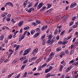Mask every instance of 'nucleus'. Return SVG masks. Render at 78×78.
<instances>
[{
	"instance_id": "f257e3e1",
	"label": "nucleus",
	"mask_w": 78,
	"mask_h": 78,
	"mask_svg": "<svg viewBox=\"0 0 78 78\" xmlns=\"http://www.w3.org/2000/svg\"><path fill=\"white\" fill-rule=\"evenodd\" d=\"M36 31L37 32L34 35V38H36L39 36V35L41 34V29H39V28H38L36 29Z\"/></svg>"
},
{
	"instance_id": "f03ea898",
	"label": "nucleus",
	"mask_w": 78,
	"mask_h": 78,
	"mask_svg": "<svg viewBox=\"0 0 78 78\" xmlns=\"http://www.w3.org/2000/svg\"><path fill=\"white\" fill-rule=\"evenodd\" d=\"M30 50H31V48H30L26 49L24 51L25 53L23 54V56L27 55L30 51Z\"/></svg>"
},
{
	"instance_id": "7ed1b4c3",
	"label": "nucleus",
	"mask_w": 78,
	"mask_h": 78,
	"mask_svg": "<svg viewBox=\"0 0 78 78\" xmlns=\"http://www.w3.org/2000/svg\"><path fill=\"white\" fill-rule=\"evenodd\" d=\"M26 11L28 12H32V11H34V9L32 7L29 9L27 8L26 9Z\"/></svg>"
},
{
	"instance_id": "20e7f679",
	"label": "nucleus",
	"mask_w": 78,
	"mask_h": 78,
	"mask_svg": "<svg viewBox=\"0 0 78 78\" xmlns=\"http://www.w3.org/2000/svg\"><path fill=\"white\" fill-rule=\"evenodd\" d=\"M61 28H62V26L61 25H59V24L57 25V28L58 29V31L59 33H60V32H61V30H62V29Z\"/></svg>"
},
{
	"instance_id": "39448f33",
	"label": "nucleus",
	"mask_w": 78,
	"mask_h": 78,
	"mask_svg": "<svg viewBox=\"0 0 78 78\" xmlns=\"http://www.w3.org/2000/svg\"><path fill=\"white\" fill-rule=\"evenodd\" d=\"M53 69V67L51 66H50L48 69H47L45 70V73H48V72H50L51 70Z\"/></svg>"
},
{
	"instance_id": "423d86ee",
	"label": "nucleus",
	"mask_w": 78,
	"mask_h": 78,
	"mask_svg": "<svg viewBox=\"0 0 78 78\" xmlns=\"http://www.w3.org/2000/svg\"><path fill=\"white\" fill-rule=\"evenodd\" d=\"M55 76V75L50 74V73H48L46 74V76L45 77V78H49V77H50V76Z\"/></svg>"
},
{
	"instance_id": "0eeeda50",
	"label": "nucleus",
	"mask_w": 78,
	"mask_h": 78,
	"mask_svg": "<svg viewBox=\"0 0 78 78\" xmlns=\"http://www.w3.org/2000/svg\"><path fill=\"white\" fill-rule=\"evenodd\" d=\"M43 4V3H40L39 4L38 6H37V9H40V8H41V7H42V6Z\"/></svg>"
},
{
	"instance_id": "6e6552de",
	"label": "nucleus",
	"mask_w": 78,
	"mask_h": 78,
	"mask_svg": "<svg viewBox=\"0 0 78 78\" xmlns=\"http://www.w3.org/2000/svg\"><path fill=\"white\" fill-rule=\"evenodd\" d=\"M23 21H20L18 24V26H19L20 27H21L22 25H23Z\"/></svg>"
},
{
	"instance_id": "1a4fd4ad",
	"label": "nucleus",
	"mask_w": 78,
	"mask_h": 78,
	"mask_svg": "<svg viewBox=\"0 0 78 78\" xmlns=\"http://www.w3.org/2000/svg\"><path fill=\"white\" fill-rule=\"evenodd\" d=\"M27 3H28L27 0L26 1L24 2L23 4V6L24 8H25V7H26V5H27Z\"/></svg>"
},
{
	"instance_id": "9d476101",
	"label": "nucleus",
	"mask_w": 78,
	"mask_h": 78,
	"mask_svg": "<svg viewBox=\"0 0 78 78\" xmlns=\"http://www.w3.org/2000/svg\"><path fill=\"white\" fill-rule=\"evenodd\" d=\"M6 4L8 5H9V6H12V7H13V6H14V5H13L12 3L11 2H7L6 3Z\"/></svg>"
},
{
	"instance_id": "9b49d317",
	"label": "nucleus",
	"mask_w": 78,
	"mask_h": 78,
	"mask_svg": "<svg viewBox=\"0 0 78 78\" xmlns=\"http://www.w3.org/2000/svg\"><path fill=\"white\" fill-rule=\"evenodd\" d=\"M47 27H48V26L47 25L45 26H44L42 27L41 30H45V29H47Z\"/></svg>"
},
{
	"instance_id": "f8f14e48",
	"label": "nucleus",
	"mask_w": 78,
	"mask_h": 78,
	"mask_svg": "<svg viewBox=\"0 0 78 78\" xmlns=\"http://www.w3.org/2000/svg\"><path fill=\"white\" fill-rule=\"evenodd\" d=\"M42 60V57L41 58H39L38 59H37V60L36 61V63L37 64H38V62H41V61Z\"/></svg>"
},
{
	"instance_id": "ddd939ff",
	"label": "nucleus",
	"mask_w": 78,
	"mask_h": 78,
	"mask_svg": "<svg viewBox=\"0 0 78 78\" xmlns=\"http://www.w3.org/2000/svg\"><path fill=\"white\" fill-rule=\"evenodd\" d=\"M55 41H56V40H55V38H52L51 41V44H53V42H55Z\"/></svg>"
},
{
	"instance_id": "4468645a",
	"label": "nucleus",
	"mask_w": 78,
	"mask_h": 78,
	"mask_svg": "<svg viewBox=\"0 0 78 78\" xmlns=\"http://www.w3.org/2000/svg\"><path fill=\"white\" fill-rule=\"evenodd\" d=\"M37 53V48L36 49H35L33 51H32V53Z\"/></svg>"
},
{
	"instance_id": "2eb2a0df",
	"label": "nucleus",
	"mask_w": 78,
	"mask_h": 78,
	"mask_svg": "<svg viewBox=\"0 0 78 78\" xmlns=\"http://www.w3.org/2000/svg\"><path fill=\"white\" fill-rule=\"evenodd\" d=\"M56 50L57 51H58V52L59 51H60L61 50V48L60 47H59L58 48L56 49Z\"/></svg>"
},
{
	"instance_id": "dca6fc26",
	"label": "nucleus",
	"mask_w": 78,
	"mask_h": 78,
	"mask_svg": "<svg viewBox=\"0 0 78 78\" xmlns=\"http://www.w3.org/2000/svg\"><path fill=\"white\" fill-rule=\"evenodd\" d=\"M71 67H68L66 70V72H68L69 71H70L71 70Z\"/></svg>"
},
{
	"instance_id": "f3484780",
	"label": "nucleus",
	"mask_w": 78,
	"mask_h": 78,
	"mask_svg": "<svg viewBox=\"0 0 78 78\" xmlns=\"http://www.w3.org/2000/svg\"><path fill=\"white\" fill-rule=\"evenodd\" d=\"M61 64H63V65H64V66H66V62H64V60H63L61 62Z\"/></svg>"
},
{
	"instance_id": "a211bd4d",
	"label": "nucleus",
	"mask_w": 78,
	"mask_h": 78,
	"mask_svg": "<svg viewBox=\"0 0 78 78\" xmlns=\"http://www.w3.org/2000/svg\"><path fill=\"white\" fill-rule=\"evenodd\" d=\"M12 37V34H10L9 35V37H8V39H11Z\"/></svg>"
},
{
	"instance_id": "6ab92c4d",
	"label": "nucleus",
	"mask_w": 78,
	"mask_h": 78,
	"mask_svg": "<svg viewBox=\"0 0 78 78\" xmlns=\"http://www.w3.org/2000/svg\"><path fill=\"white\" fill-rule=\"evenodd\" d=\"M47 5H48V6L47 7V9H48V8H50L51 6V4H48Z\"/></svg>"
},
{
	"instance_id": "aec40b11",
	"label": "nucleus",
	"mask_w": 78,
	"mask_h": 78,
	"mask_svg": "<svg viewBox=\"0 0 78 78\" xmlns=\"http://www.w3.org/2000/svg\"><path fill=\"white\" fill-rule=\"evenodd\" d=\"M58 29H56L54 32V34L55 35H56V34H58Z\"/></svg>"
},
{
	"instance_id": "412c9836",
	"label": "nucleus",
	"mask_w": 78,
	"mask_h": 78,
	"mask_svg": "<svg viewBox=\"0 0 78 78\" xmlns=\"http://www.w3.org/2000/svg\"><path fill=\"white\" fill-rule=\"evenodd\" d=\"M0 41H2L4 38V35H2L1 36Z\"/></svg>"
},
{
	"instance_id": "4be33fe9",
	"label": "nucleus",
	"mask_w": 78,
	"mask_h": 78,
	"mask_svg": "<svg viewBox=\"0 0 78 78\" xmlns=\"http://www.w3.org/2000/svg\"><path fill=\"white\" fill-rule=\"evenodd\" d=\"M24 38H25V37L22 36L21 37V38L19 39V41H21L22 39H23Z\"/></svg>"
},
{
	"instance_id": "5701e85b",
	"label": "nucleus",
	"mask_w": 78,
	"mask_h": 78,
	"mask_svg": "<svg viewBox=\"0 0 78 78\" xmlns=\"http://www.w3.org/2000/svg\"><path fill=\"white\" fill-rule=\"evenodd\" d=\"M60 19H61V15H59L56 18V20H60Z\"/></svg>"
},
{
	"instance_id": "b1692460",
	"label": "nucleus",
	"mask_w": 78,
	"mask_h": 78,
	"mask_svg": "<svg viewBox=\"0 0 78 78\" xmlns=\"http://www.w3.org/2000/svg\"><path fill=\"white\" fill-rule=\"evenodd\" d=\"M46 8V7L44 6L42 7V8L41 9V11H44Z\"/></svg>"
},
{
	"instance_id": "393cba45",
	"label": "nucleus",
	"mask_w": 78,
	"mask_h": 78,
	"mask_svg": "<svg viewBox=\"0 0 78 78\" xmlns=\"http://www.w3.org/2000/svg\"><path fill=\"white\" fill-rule=\"evenodd\" d=\"M41 73H34V76H37L38 75H39Z\"/></svg>"
},
{
	"instance_id": "a878e982",
	"label": "nucleus",
	"mask_w": 78,
	"mask_h": 78,
	"mask_svg": "<svg viewBox=\"0 0 78 78\" xmlns=\"http://www.w3.org/2000/svg\"><path fill=\"white\" fill-rule=\"evenodd\" d=\"M48 39H49V40H51V38H52V35H49L48 36Z\"/></svg>"
},
{
	"instance_id": "bb28decb",
	"label": "nucleus",
	"mask_w": 78,
	"mask_h": 78,
	"mask_svg": "<svg viewBox=\"0 0 78 78\" xmlns=\"http://www.w3.org/2000/svg\"><path fill=\"white\" fill-rule=\"evenodd\" d=\"M64 67H63V66L62 65H61L60 66V69L59 70L60 71V72H61L62 71V69H63V68Z\"/></svg>"
},
{
	"instance_id": "cd10ccee",
	"label": "nucleus",
	"mask_w": 78,
	"mask_h": 78,
	"mask_svg": "<svg viewBox=\"0 0 78 78\" xmlns=\"http://www.w3.org/2000/svg\"><path fill=\"white\" fill-rule=\"evenodd\" d=\"M29 28L30 27H29V26H27L24 28V30H28V29H29Z\"/></svg>"
},
{
	"instance_id": "c85d7f7f",
	"label": "nucleus",
	"mask_w": 78,
	"mask_h": 78,
	"mask_svg": "<svg viewBox=\"0 0 78 78\" xmlns=\"http://www.w3.org/2000/svg\"><path fill=\"white\" fill-rule=\"evenodd\" d=\"M27 33V31H25L24 33V34H22V36L25 37V35Z\"/></svg>"
},
{
	"instance_id": "c756f323",
	"label": "nucleus",
	"mask_w": 78,
	"mask_h": 78,
	"mask_svg": "<svg viewBox=\"0 0 78 78\" xmlns=\"http://www.w3.org/2000/svg\"><path fill=\"white\" fill-rule=\"evenodd\" d=\"M37 58V57H34L32 58V61H34V60H36V59Z\"/></svg>"
},
{
	"instance_id": "7c9ffc66",
	"label": "nucleus",
	"mask_w": 78,
	"mask_h": 78,
	"mask_svg": "<svg viewBox=\"0 0 78 78\" xmlns=\"http://www.w3.org/2000/svg\"><path fill=\"white\" fill-rule=\"evenodd\" d=\"M58 43L59 44H60L61 45H62V44H64L63 42L62 41H58Z\"/></svg>"
},
{
	"instance_id": "2f4dec72",
	"label": "nucleus",
	"mask_w": 78,
	"mask_h": 78,
	"mask_svg": "<svg viewBox=\"0 0 78 78\" xmlns=\"http://www.w3.org/2000/svg\"><path fill=\"white\" fill-rule=\"evenodd\" d=\"M31 34H33L34 33V30H32L30 31Z\"/></svg>"
},
{
	"instance_id": "473e14b6",
	"label": "nucleus",
	"mask_w": 78,
	"mask_h": 78,
	"mask_svg": "<svg viewBox=\"0 0 78 78\" xmlns=\"http://www.w3.org/2000/svg\"><path fill=\"white\" fill-rule=\"evenodd\" d=\"M76 16H75L74 17H73L72 18V20H75V19H76Z\"/></svg>"
},
{
	"instance_id": "72a5a7b5",
	"label": "nucleus",
	"mask_w": 78,
	"mask_h": 78,
	"mask_svg": "<svg viewBox=\"0 0 78 78\" xmlns=\"http://www.w3.org/2000/svg\"><path fill=\"white\" fill-rule=\"evenodd\" d=\"M20 47V46H19V45H18V46L16 48L15 50H18V49H19V48Z\"/></svg>"
},
{
	"instance_id": "f704fd0d",
	"label": "nucleus",
	"mask_w": 78,
	"mask_h": 78,
	"mask_svg": "<svg viewBox=\"0 0 78 78\" xmlns=\"http://www.w3.org/2000/svg\"><path fill=\"white\" fill-rule=\"evenodd\" d=\"M11 21L13 23H16V21H14V19L11 20Z\"/></svg>"
},
{
	"instance_id": "c9c22d12",
	"label": "nucleus",
	"mask_w": 78,
	"mask_h": 78,
	"mask_svg": "<svg viewBox=\"0 0 78 78\" xmlns=\"http://www.w3.org/2000/svg\"><path fill=\"white\" fill-rule=\"evenodd\" d=\"M14 73H13L11 74H10L9 75V76H8V78H9L10 77H11V76H12V75L14 74Z\"/></svg>"
},
{
	"instance_id": "e433bc0d",
	"label": "nucleus",
	"mask_w": 78,
	"mask_h": 78,
	"mask_svg": "<svg viewBox=\"0 0 78 78\" xmlns=\"http://www.w3.org/2000/svg\"><path fill=\"white\" fill-rule=\"evenodd\" d=\"M17 60L16 59L13 61L12 62V63L15 64V63H16L17 62Z\"/></svg>"
},
{
	"instance_id": "4c0bfd02",
	"label": "nucleus",
	"mask_w": 78,
	"mask_h": 78,
	"mask_svg": "<svg viewBox=\"0 0 78 78\" xmlns=\"http://www.w3.org/2000/svg\"><path fill=\"white\" fill-rule=\"evenodd\" d=\"M25 65H23L21 67V70H23V69H24V68H25Z\"/></svg>"
},
{
	"instance_id": "58836bf2",
	"label": "nucleus",
	"mask_w": 78,
	"mask_h": 78,
	"mask_svg": "<svg viewBox=\"0 0 78 78\" xmlns=\"http://www.w3.org/2000/svg\"><path fill=\"white\" fill-rule=\"evenodd\" d=\"M70 8H74V6H73V4H72L70 6Z\"/></svg>"
},
{
	"instance_id": "ea45409f",
	"label": "nucleus",
	"mask_w": 78,
	"mask_h": 78,
	"mask_svg": "<svg viewBox=\"0 0 78 78\" xmlns=\"http://www.w3.org/2000/svg\"><path fill=\"white\" fill-rule=\"evenodd\" d=\"M51 40L48 39V40L47 42V44H50V42H51V41H50Z\"/></svg>"
},
{
	"instance_id": "a19ab883",
	"label": "nucleus",
	"mask_w": 78,
	"mask_h": 78,
	"mask_svg": "<svg viewBox=\"0 0 78 78\" xmlns=\"http://www.w3.org/2000/svg\"><path fill=\"white\" fill-rule=\"evenodd\" d=\"M45 34H44L42 36L41 39H45Z\"/></svg>"
},
{
	"instance_id": "79ce46f5",
	"label": "nucleus",
	"mask_w": 78,
	"mask_h": 78,
	"mask_svg": "<svg viewBox=\"0 0 78 78\" xmlns=\"http://www.w3.org/2000/svg\"><path fill=\"white\" fill-rule=\"evenodd\" d=\"M43 67H42V66H40L39 67V69H38V70H42V68H42Z\"/></svg>"
},
{
	"instance_id": "37998d69",
	"label": "nucleus",
	"mask_w": 78,
	"mask_h": 78,
	"mask_svg": "<svg viewBox=\"0 0 78 78\" xmlns=\"http://www.w3.org/2000/svg\"><path fill=\"white\" fill-rule=\"evenodd\" d=\"M36 22L37 24V25H38V24H39V23H41V22H40V21H39L38 20H36Z\"/></svg>"
},
{
	"instance_id": "c03bdc74",
	"label": "nucleus",
	"mask_w": 78,
	"mask_h": 78,
	"mask_svg": "<svg viewBox=\"0 0 78 78\" xmlns=\"http://www.w3.org/2000/svg\"><path fill=\"white\" fill-rule=\"evenodd\" d=\"M20 74H19L18 76H17L16 77H15L14 78H19L20 77Z\"/></svg>"
},
{
	"instance_id": "a18cd8bd",
	"label": "nucleus",
	"mask_w": 78,
	"mask_h": 78,
	"mask_svg": "<svg viewBox=\"0 0 78 78\" xmlns=\"http://www.w3.org/2000/svg\"><path fill=\"white\" fill-rule=\"evenodd\" d=\"M67 42H68V41H65L64 42H63V45H65V44H67Z\"/></svg>"
},
{
	"instance_id": "49530a36",
	"label": "nucleus",
	"mask_w": 78,
	"mask_h": 78,
	"mask_svg": "<svg viewBox=\"0 0 78 78\" xmlns=\"http://www.w3.org/2000/svg\"><path fill=\"white\" fill-rule=\"evenodd\" d=\"M38 5V2L36 3L34 5V7H36Z\"/></svg>"
},
{
	"instance_id": "de8ad7c7",
	"label": "nucleus",
	"mask_w": 78,
	"mask_h": 78,
	"mask_svg": "<svg viewBox=\"0 0 78 78\" xmlns=\"http://www.w3.org/2000/svg\"><path fill=\"white\" fill-rule=\"evenodd\" d=\"M66 54H68L69 53V51L68 50H67L65 51Z\"/></svg>"
},
{
	"instance_id": "09e8293b",
	"label": "nucleus",
	"mask_w": 78,
	"mask_h": 78,
	"mask_svg": "<svg viewBox=\"0 0 78 78\" xmlns=\"http://www.w3.org/2000/svg\"><path fill=\"white\" fill-rule=\"evenodd\" d=\"M47 65V63H45L43 65H42L41 66L42 67H45V66H46Z\"/></svg>"
},
{
	"instance_id": "8fccbe9b",
	"label": "nucleus",
	"mask_w": 78,
	"mask_h": 78,
	"mask_svg": "<svg viewBox=\"0 0 78 78\" xmlns=\"http://www.w3.org/2000/svg\"><path fill=\"white\" fill-rule=\"evenodd\" d=\"M73 53H74V52L73 51H71L70 52V55H72L73 54Z\"/></svg>"
},
{
	"instance_id": "3c124183",
	"label": "nucleus",
	"mask_w": 78,
	"mask_h": 78,
	"mask_svg": "<svg viewBox=\"0 0 78 78\" xmlns=\"http://www.w3.org/2000/svg\"><path fill=\"white\" fill-rule=\"evenodd\" d=\"M73 62H74V60H72L71 61H70L69 62L70 64L72 63Z\"/></svg>"
},
{
	"instance_id": "603ef678",
	"label": "nucleus",
	"mask_w": 78,
	"mask_h": 78,
	"mask_svg": "<svg viewBox=\"0 0 78 78\" xmlns=\"http://www.w3.org/2000/svg\"><path fill=\"white\" fill-rule=\"evenodd\" d=\"M10 20H11V19L9 18H7L6 19V20L7 21H9Z\"/></svg>"
},
{
	"instance_id": "864d4df0",
	"label": "nucleus",
	"mask_w": 78,
	"mask_h": 78,
	"mask_svg": "<svg viewBox=\"0 0 78 78\" xmlns=\"http://www.w3.org/2000/svg\"><path fill=\"white\" fill-rule=\"evenodd\" d=\"M27 61H28V60H25L23 62V64L27 63Z\"/></svg>"
},
{
	"instance_id": "5fc2aeb1",
	"label": "nucleus",
	"mask_w": 78,
	"mask_h": 78,
	"mask_svg": "<svg viewBox=\"0 0 78 78\" xmlns=\"http://www.w3.org/2000/svg\"><path fill=\"white\" fill-rule=\"evenodd\" d=\"M54 54H53V52H52L51 54L49 56H53Z\"/></svg>"
},
{
	"instance_id": "6e6d98bb",
	"label": "nucleus",
	"mask_w": 78,
	"mask_h": 78,
	"mask_svg": "<svg viewBox=\"0 0 78 78\" xmlns=\"http://www.w3.org/2000/svg\"><path fill=\"white\" fill-rule=\"evenodd\" d=\"M64 31H63L61 33V35H63V34H64Z\"/></svg>"
},
{
	"instance_id": "4d7b16f0",
	"label": "nucleus",
	"mask_w": 78,
	"mask_h": 78,
	"mask_svg": "<svg viewBox=\"0 0 78 78\" xmlns=\"http://www.w3.org/2000/svg\"><path fill=\"white\" fill-rule=\"evenodd\" d=\"M29 62H31L33 61V60H32V58H30L29 59Z\"/></svg>"
},
{
	"instance_id": "13d9d810",
	"label": "nucleus",
	"mask_w": 78,
	"mask_h": 78,
	"mask_svg": "<svg viewBox=\"0 0 78 78\" xmlns=\"http://www.w3.org/2000/svg\"><path fill=\"white\" fill-rule=\"evenodd\" d=\"M73 22H71L69 24V26H70L72 25H73Z\"/></svg>"
},
{
	"instance_id": "bf43d9fd",
	"label": "nucleus",
	"mask_w": 78,
	"mask_h": 78,
	"mask_svg": "<svg viewBox=\"0 0 78 78\" xmlns=\"http://www.w3.org/2000/svg\"><path fill=\"white\" fill-rule=\"evenodd\" d=\"M6 69H4V70H2V73H5V72H6Z\"/></svg>"
},
{
	"instance_id": "052dcab7",
	"label": "nucleus",
	"mask_w": 78,
	"mask_h": 78,
	"mask_svg": "<svg viewBox=\"0 0 78 78\" xmlns=\"http://www.w3.org/2000/svg\"><path fill=\"white\" fill-rule=\"evenodd\" d=\"M48 59L51 61V59H52V57H50L48 58Z\"/></svg>"
},
{
	"instance_id": "680f3d73",
	"label": "nucleus",
	"mask_w": 78,
	"mask_h": 78,
	"mask_svg": "<svg viewBox=\"0 0 78 78\" xmlns=\"http://www.w3.org/2000/svg\"><path fill=\"white\" fill-rule=\"evenodd\" d=\"M27 75V73L25 72V73L24 74V76L25 77V76H26Z\"/></svg>"
},
{
	"instance_id": "e2e57ef3",
	"label": "nucleus",
	"mask_w": 78,
	"mask_h": 78,
	"mask_svg": "<svg viewBox=\"0 0 78 78\" xmlns=\"http://www.w3.org/2000/svg\"><path fill=\"white\" fill-rule=\"evenodd\" d=\"M5 9V7H2L1 8V10H2V11H4Z\"/></svg>"
},
{
	"instance_id": "0e129e2a",
	"label": "nucleus",
	"mask_w": 78,
	"mask_h": 78,
	"mask_svg": "<svg viewBox=\"0 0 78 78\" xmlns=\"http://www.w3.org/2000/svg\"><path fill=\"white\" fill-rule=\"evenodd\" d=\"M23 59L24 58L23 57H21L20 58V60H21V61H23Z\"/></svg>"
},
{
	"instance_id": "69168bd1",
	"label": "nucleus",
	"mask_w": 78,
	"mask_h": 78,
	"mask_svg": "<svg viewBox=\"0 0 78 78\" xmlns=\"http://www.w3.org/2000/svg\"><path fill=\"white\" fill-rule=\"evenodd\" d=\"M61 54H62V55H65V52H63L61 53Z\"/></svg>"
},
{
	"instance_id": "338daca9",
	"label": "nucleus",
	"mask_w": 78,
	"mask_h": 78,
	"mask_svg": "<svg viewBox=\"0 0 78 78\" xmlns=\"http://www.w3.org/2000/svg\"><path fill=\"white\" fill-rule=\"evenodd\" d=\"M78 42H75V45H76V46L77 45H78Z\"/></svg>"
},
{
	"instance_id": "774afa93",
	"label": "nucleus",
	"mask_w": 78,
	"mask_h": 78,
	"mask_svg": "<svg viewBox=\"0 0 78 78\" xmlns=\"http://www.w3.org/2000/svg\"><path fill=\"white\" fill-rule=\"evenodd\" d=\"M75 35L76 36H78V32L76 31L75 33Z\"/></svg>"
}]
</instances>
